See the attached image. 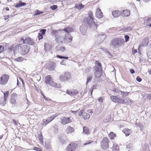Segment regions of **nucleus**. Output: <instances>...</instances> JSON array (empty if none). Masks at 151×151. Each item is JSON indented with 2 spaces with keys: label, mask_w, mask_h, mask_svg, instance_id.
<instances>
[{
  "label": "nucleus",
  "mask_w": 151,
  "mask_h": 151,
  "mask_svg": "<svg viewBox=\"0 0 151 151\" xmlns=\"http://www.w3.org/2000/svg\"><path fill=\"white\" fill-rule=\"evenodd\" d=\"M123 131L125 134L126 136H128L130 134V130L129 129L124 128V129Z\"/></svg>",
  "instance_id": "26"
},
{
  "label": "nucleus",
  "mask_w": 151,
  "mask_h": 151,
  "mask_svg": "<svg viewBox=\"0 0 151 151\" xmlns=\"http://www.w3.org/2000/svg\"><path fill=\"white\" fill-rule=\"evenodd\" d=\"M35 13L34 14L35 15H37L41 14H42L43 12H42L38 10H36L35 11Z\"/></svg>",
  "instance_id": "40"
},
{
  "label": "nucleus",
  "mask_w": 151,
  "mask_h": 151,
  "mask_svg": "<svg viewBox=\"0 0 151 151\" xmlns=\"http://www.w3.org/2000/svg\"><path fill=\"white\" fill-rule=\"evenodd\" d=\"M26 5V4L25 2H23L21 1H19L18 3H17L15 5V7H21L24 6Z\"/></svg>",
  "instance_id": "21"
},
{
  "label": "nucleus",
  "mask_w": 151,
  "mask_h": 151,
  "mask_svg": "<svg viewBox=\"0 0 151 151\" xmlns=\"http://www.w3.org/2000/svg\"><path fill=\"white\" fill-rule=\"evenodd\" d=\"M51 34L52 36H54L56 38L58 35V32L57 30H54L52 31Z\"/></svg>",
  "instance_id": "22"
},
{
  "label": "nucleus",
  "mask_w": 151,
  "mask_h": 151,
  "mask_svg": "<svg viewBox=\"0 0 151 151\" xmlns=\"http://www.w3.org/2000/svg\"><path fill=\"white\" fill-rule=\"evenodd\" d=\"M113 91L114 92V94L115 95H120L121 91L119 89L117 88H115L113 90Z\"/></svg>",
  "instance_id": "36"
},
{
  "label": "nucleus",
  "mask_w": 151,
  "mask_h": 151,
  "mask_svg": "<svg viewBox=\"0 0 151 151\" xmlns=\"http://www.w3.org/2000/svg\"><path fill=\"white\" fill-rule=\"evenodd\" d=\"M84 7V6L81 3L76 4L74 7L75 9H77L78 10H81L83 9Z\"/></svg>",
  "instance_id": "20"
},
{
  "label": "nucleus",
  "mask_w": 151,
  "mask_h": 151,
  "mask_svg": "<svg viewBox=\"0 0 151 151\" xmlns=\"http://www.w3.org/2000/svg\"><path fill=\"white\" fill-rule=\"evenodd\" d=\"M72 122V120L70 117L66 118L65 117H63L61 120V123L62 125H65Z\"/></svg>",
  "instance_id": "10"
},
{
  "label": "nucleus",
  "mask_w": 151,
  "mask_h": 151,
  "mask_svg": "<svg viewBox=\"0 0 151 151\" xmlns=\"http://www.w3.org/2000/svg\"><path fill=\"white\" fill-rule=\"evenodd\" d=\"M38 138L40 142L42 143H43V137L41 134H39Z\"/></svg>",
  "instance_id": "38"
},
{
  "label": "nucleus",
  "mask_w": 151,
  "mask_h": 151,
  "mask_svg": "<svg viewBox=\"0 0 151 151\" xmlns=\"http://www.w3.org/2000/svg\"><path fill=\"white\" fill-rule=\"evenodd\" d=\"M71 78V75L69 73H65L60 76L59 80L61 81H65L69 80Z\"/></svg>",
  "instance_id": "6"
},
{
  "label": "nucleus",
  "mask_w": 151,
  "mask_h": 151,
  "mask_svg": "<svg viewBox=\"0 0 151 151\" xmlns=\"http://www.w3.org/2000/svg\"><path fill=\"white\" fill-rule=\"evenodd\" d=\"M132 147V144L131 143H129L126 145V148L128 149H130Z\"/></svg>",
  "instance_id": "51"
},
{
  "label": "nucleus",
  "mask_w": 151,
  "mask_h": 151,
  "mask_svg": "<svg viewBox=\"0 0 151 151\" xmlns=\"http://www.w3.org/2000/svg\"><path fill=\"white\" fill-rule=\"evenodd\" d=\"M78 93V91L76 90H74L73 91H72V96H75Z\"/></svg>",
  "instance_id": "43"
},
{
  "label": "nucleus",
  "mask_w": 151,
  "mask_h": 151,
  "mask_svg": "<svg viewBox=\"0 0 151 151\" xmlns=\"http://www.w3.org/2000/svg\"><path fill=\"white\" fill-rule=\"evenodd\" d=\"M93 142L94 143H95V142L94 141L92 140H89L88 141H86V142L84 144L85 145H87L88 144H89L92 143V142Z\"/></svg>",
  "instance_id": "47"
},
{
  "label": "nucleus",
  "mask_w": 151,
  "mask_h": 151,
  "mask_svg": "<svg viewBox=\"0 0 151 151\" xmlns=\"http://www.w3.org/2000/svg\"><path fill=\"white\" fill-rule=\"evenodd\" d=\"M137 81L139 82H140L142 80V79L139 76H137L136 78Z\"/></svg>",
  "instance_id": "56"
},
{
  "label": "nucleus",
  "mask_w": 151,
  "mask_h": 151,
  "mask_svg": "<svg viewBox=\"0 0 151 151\" xmlns=\"http://www.w3.org/2000/svg\"><path fill=\"white\" fill-rule=\"evenodd\" d=\"M4 50V47L2 45H0V53L2 52Z\"/></svg>",
  "instance_id": "60"
},
{
  "label": "nucleus",
  "mask_w": 151,
  "mask_h": 151,
  "mask_svg": "<svg viewBox=\"0 0 151 151\" xmlns=\"http://www.w3.org/2000/svg\"><path fill=\"white\" fill-rule=\"evenodd\" d=\"M57 8L58 6L56 5H53L50 7V8L52 10H55Z\"/></svg>",
  "instance_id": "49"
},
{
  "label": "nucleus",
  "mask_w": 151,
  "mask_h": 151,
  "mask_svg": "<svg viewBox=\"0 0 151 151\" xmlns=\"http://www.w3.org/2000/svg\"><path fill=\"white\" fill-rule=\"evenodd\" d=\"M93 76L92 75H90L87 76V81L86 84L87 85L88 84V83L91 81L92 78Z\"/></svg>",
  "instance_id": "37"
},
{
  "label": "nucleus",
  "mask_w": 151,
  "mask_h": 151,
  "mask_svg": "<svg viewBox=\"0 0 151 151\" xmlns=\"http://www.w3.org/2000/svg\"><path fill=\"white\" fill-rule=\"evenodd\" d=\"M66 93L70 96H72V91H70L68 90H67L66 91Z\"/></svg>",
  "instance_id": "57"
},
{
  "label": "nucleus",
  "mask_w": 151,
  "mask_h": 151,
  "mask_svg": "<svg viewBox=\"0 0 151 151\" xmlns=\"http://www.w3.org/2000/svg\"><path fill=\"white\" fill-rule=\"evenodd\" d=\"M24 60V58L22 57H19L14 59L15 61L17 62L22 61Z\"/></svg>",
  "instance_id": "39"
},
{
  "label": "nucleus",
  "mask_w": 151,
  "mask_h": 151,
  "mask_svg": "<svg viewBox=\"0 0 151 151\" xmlns=\"http://www.w3.org/2000/svg\"><path fill=\"white\" fill-rule=\"evenodd\" d=\"M98 37L101 39L100 41H102L106 38L107 36L105 34H100L98 35Z\"/></svg>",
  "instance_id": "28"
},
{
  "label": "nucleus",
  "mask_w": 151,
  "mask_h": 151,
  "mask_svg": "<svg viewBox=\"0 0 151 151\" xmlns=\"http://www.w3.org/2000/svg\"><path fill=\"white\" fill-rule=\"evenodd\" d=\"M94 87L95 86L94 85H92L91 86V87L90 88V94L91 96H92V92L94 89Z\"/></svg>",
  "instance_id": "45"
},
{
  "label": "nucleus",
  "mask_w": 151,
  "mask_h": 151,
  "mask_svg": "<svg viewBox=\"0 0 151 151\" xmlns=\"http://www.w3.org/2000/svg\"><path fill=\"white\" fill-rule=\"evenodd\" d=\"M88 16L87 17L84 19V22L85 23H87L90 25H91L93 22L94 24L97 27V23H99L97 22V20L94 19L93 16L91 11H90L88 12Z\"/></svg>",
  "instance_id": "2"
},
{
  "label": "nucleus",
  "mask_w": 151,
  "mask_h": 151,
  "mask_svg": "<svg viewBox=\"0 0 151 151\" xmlns=\"http://www.w3.org/2000/svg\"><path fill=\"white\" fill-rule=\"evenodd\" d=\"M121 44L122 41L119 38H116L111 40V46L115 48L121 46Z\"/></svg>",
  "instance_id": "4"
},
{
  "label": "nucleus",
  "mask_w": 151,
  "mask_h": 151,
  "mask_svg": "<svg viewBox=\"0 0 151 151\" xmlns=\"http://www.w3.org/2000/svg\"><path fill=\"white\" fill-rule=\"evenodd\" d=\"M25 43L31 45L35 44L34 40L29 37H27L25 38Z\"/></svg>",
  "instance_id": "13"
},
{
  "label": "nucleus",
  "mask_w": 151,
  "mask_h": 151,
  "mask_svg": "<svg viewBox=\"0 0 151 151\" xmlns=\"http://www.w3.org/2000/svg\"><path fill=\"white\" fill-rule=\"evenodd\" d=\"M89 130L87 127H83V133L87 134H89Z\"/></svg>",
  "instance_id": "35"
},
{
  "label": "nucleus",
  "mask_w": 151,
  "mask_h": 151,
  "mask_svg": "<svg viewBox=\"0 0 151 151\" xmlns=\"http://www.w3.org/2000/svg\"><path fill=\"white\" fill-rule=\"evenodd\" d=\"M101 67V64L98 61H96V65L94 67L93 71L94 76L96 78H100L102 75Z\"/></svg>",
  "instance_id": "1"
},
{
  "label": "nucleus",
  "mask_w": 151,
  "mask_h": 151,
  "mask_svg": "<svg viewBox=\"0 0 151 151\" xmlns=\"http://www.w3.org/2000/svg\"><path fill=\"white\" fill-rule=\"evenodd\" d=\"M147 23H149L151 22V18L149 17L147 20Z\"/></svg>",
  "instance_id": "64"
},
{
  "label": "nucleus",
  "mask_w": 151,
  "mask_h": 151,
  "mask_svg": "<svg viewBox=\"0 0 151 151\" xmlns=\"http://www.w3.org/2000/svg\"><path fill=\"white\" fill-rule=\"evenodd\" d=\"M45 82L47 84H49L52 86L58 87L56 86V83L52 80V78L50 76H48L46 77Z\"/></svg>",
  "instance_id": "8"
},
{
  "label": "nucleus",
  "mask_w": 151,
  "mask_h": 151,
  "mask_svg": "<svg viewBox=\"0 0 151 151\" xmlns=\"http://www.w3.org/2000/svg\"><path fill=\"white\" fill-rule=\"evenodd\" d=\"M19 42L20 43L19 44H21V45L22 44L25 43V39H24L23 38L21 39L19 41Z\"/></svg>",
  "instance_id": "48"
},
{
  "label": "nucleus",
  "mask_w": 151,
  "mask_h": 151,
  "mask_svg": "<svg viewBox=\"0 0 151 151\" xmlns=\"http://www.w3.org/2000/svg\"><path fill=\"white\" fill-rule=\"evenodd\" d=\"M116 103H119V104H123L124 103V100L123 99L120 98L118 96Z\"/></svg>",
  "instance_id": "33"
},
{
  "label": "nucleus",
  "mask_w": 151,
  "mask_h": 151,
  "mask_svg": "<svg viewBox=\"0 0 151 151\" xmlns=\"http://www.w3.org/2000/svg\"><path fill=\"white\" fill-rule=\"evenodd\" d=\"M112 14L114 17H118L120 15V12L119 10H116L112 12Z\"/></svg>",
  "instance_id": "18"
},
{
  "label": "nucleus",
  "mask_w": 151,
  "mask_h": 151,
  "mask_svg": "<svg viewBox=\"0 0 151 151\" xmlns=\"http://www.w3.org/2000/svg\"><path fill=\"white\" fill-rule=\"evenodd\" d=\"M74 131V129L73 128L70 126H69L67 127L66 130V132L67 134L72 133Z\"/></svg>",
  "instance_id": "27"
},
{
  "label": "nucleus",
  "mask_w": 151,
  "mask_h": 151,
  "mask_svg": "<svg viewBox=\"0 0 151 151\" xmlns=\"http://www.w3.org/2000/svg\"><path fill=\"white\" fill-rule=\"evenodd\" d=\"M135 125L137 127H141L142 126V124L140 123H138L137 122L135 123Z\"/></svg>",
  "instance_id": "55"
},
{
  "label": "nucleus",
  "mask_w": 151,
  "mask_h": 151,
  "mask_svg": "<svg viewBox=\"0 0 151 151\" xmlns=\"http://www.w3.org/2000/svg\"><path fill=\"white\" fill-rule=\"evenodd\" d=\"M13 49V45H11L7 49L8 51L10 52L12 51Z\"/></svg>",
  "instance_id": "54"
},
{
  "label": "nucleus",
  "mask_w": 151,
  "mask_h": 151,
  "mask_svg": "<svg viewBox=\"0 0 151 151\" xmlns=\"http://www.w3.org/2000/svg\"><path fill=\"white\" fill-rule=\"evenodd\" d=\"M149 42V38L148 37L145 38L142 41V43L139 45V47L146 46Z\"/></svg>",
  "instance_id": "15"
},
{
  "label": "nucleus",
  "mask_w": 151,
  "mask_h": 151,
  "mask_svg": "<svg viewBox=\"0 0 151 151\" xmlns=\"http://www.w3.org/2000/svg\"><path fill=\"white\" fill-rule=\"evenodd\" d=\"M118 146L116 144H114L113 147V150L114 151H116V150L118 149Z\"/></svg>",
  "instance_id": "44"
},
{
  "label": "nucleus",
  "mask_w": 151,
  "mask_h": 151,
  "mask_svg": "<svg viewBox=\"0 0 151 151\" xmlns=\"http://www.w3.org/2000/svg\"><path fill=\"white\" fill-rule=\"evenodd\" d=\"M45 147L49 149H51L50 143L49 141H45Z\"/></svg>",
  "instance_id": "32"
},
{
  "label": "nucleus",
  "mask_w": 151,
  "mask_h": 151,
  "mask_svg": "<svg viewBox=\"0 0 151 151\" xmlns=\"http://www.w3.org/2000/svg\"><path fill=\"white\" fill-rule=\"evenodd\" d=\"M58 47H56V49H57V51H62V52H64L66 50L65 48L64 47H61L60 48V49H58Z\"/></svg>",
  "instance_id": "41"
},
{
  "label": "nucleus",
  "mask_w": 151,
  "mask_h": 151,
  "mask_svg": "<svg viewBox=\"0 0 151 151\" xmlns=\"http://www.w3.org/2000/svg\"><path fill=\"white\" fill-rule=\"evenodd\" d=\"M109 137L111 139H113L116 136V134L113 132H111L109 134Z\"/></svg>",
  "instance_id": "31"
},
{
  "label": "nucleus",
  "mask_w": 151,
  "mask_h": 151,
  "mask_svg": "<svg viewBox=\"0 0 151 151\" xmlns=\"http://www.w3.org/2000/svg\"><path fill=\"white\" fill-rule=\"evenodd\" d=\"M130 14V12L128 10H126L123 11L122 15L123 17H127Z\"/></svg>",
  "instance_id": "24"
},
{
  "label": "nucleus",
  "mask_w": 151,
  "mask_h": 151,
  "mask_svg": "<svg viewBox=\"0 0 151 151\" xmlns=\"http://www.w3.org/2000/svg\"><path fill=\"white\" fill-rule=\"evenodd\" d=\"M44 97H44V99L45 101H52V99H49L48 97H47L45 96H44Z\"/></svg>",
  "instance_id": "58"
},
{
  "label": "nucleus",
  "mask_w": 151,
  "mask_h": 151,
  "mask_svg": "<svg viewBox=\"0 0 151 151\" xmlns=\"http://www.w3.org/2000/svg\"><path fill=\"white\" fill-rule=\"evenodd\" d=\"M34 150L37 151H42V150L41 149L37 147H34Z\"/></svg>",
  "instance_id": "59"
},
{
  "label": "nucleus",
  "mask_w": 151,
  "mask_h": 151,
  "mask_svg": "<svg viewBox=\"0 0 151 151\" xmlns=\"http://www.w3.org/2000/svg\"><path fill=\"white\" fill-rule=\"evenodd\" d=\"M132 29V27H127V28H125L124 31H131Z\"/></svg>",
  "instance_id": "50"
},
{
  "label": "nucleus",
  "mask_w": 151,
  "mask_h": 151,
  "mask_svg": "<svg viewBox=\"0 0 151 151\" xmlns=\"http://www.w3.org/2000/svg\"><path fill=\"white\" fill-rule=\"evenodd\" d=\"M58 116V114H55L52 115V116L48 117L47 119L48 122L50 123Z\"/></svg>",
  "instance_id": "19"
},
{
  "label": "nucleus",
  "mask_w": 151,
  "mask_h": 151,
  "mask_svg": "<svg viewBox=\"0 0 151 151\" xmlns=\"http://www.w3.org/2000/svg\"><path fill=\"white\" fill-rule=\"evenodd\" d=\"M129 71L130 73L132 74H134L135 73V71L133 69H130Z\"/></svg>",
  "instance_id": "62"
},
{
  "label": "nucleus",
  "mask_w": 151,
  "mask_h": 151,
  "mask_svg": "<svg viewBox=\"0 0 151 151\" xmlns=\"http://www.w3.org/2000/svg\"><path fill=\"white\" fill-rule=\"evenodd\" d=\"M124 38L125 39V42H127L129 41V37L128 35H125L124 36Z\"/></svg>",
  "instance_id": "52"
},
{
  "label": "nucleus",
  "mask_w": 151,
  "mask_h": 151,
  "mask_svg": "<svg viewBox=\"0 0 151 151\" xmlns=\"http://www.w3.org/2000/svg\"><path fill=\"white\" fill-rule=\"evenodd\" d=\"M60 139V142L63 144H64L65 143L66 140V136L63 134H61Z\"/></svg>",
  "instance_id": "16"
},
{
  "label": "nucleus",
  "mask_w": 151,
  "mask_h": 151,
  "mask_svg": "<svg viewBox=\"0 0 151 151\" xmlns=\"http://www.w3.org/2000/svg\"><path fill=\"white\" fill-rule=\"evenodd\" d=\"M82 117L84 119L87 120L89 119L90 115L88 113L84 112L83 113Z\"/></svg>",
  "instance_id": "29"
},
{
  "label": "nucleus",
  "mask_w": 151,
  "mask_h": 151,
  "mask_svg": "<svg viewBox=\"0 0 151 151\" xmlns=\"http://www.w3.org/2000/svg\"><path fill=\"white\" fill-rule=\"evenodd\" d=\"M43 35L41 34L40 33H39L38 34V36H37L39 38V40H40L43 38Z\"/></svg>",
  "instance_id": "53"
},
{
  "label": "nucleus",
  "mask_w": 151,
  "mask_h": 151,
  "mask_svg": "<svg viewBox=\"0 0 151 151\" xmlns=\"http://www.w3.org/2000/svg\"><path fill=\"white\" fill-rule=\"evenodd\" d=\"M118 96H111L110 98L111 100L113 102L116 103L117 99L118 98Z\"/></svg>",
  "instance_id": "30"
},
{
  "label": "nucleus",
  "mask_w": 151,
  "mask_h": 151,
  "mask_svg": "<svg viewBox=\"0 0 151 151\" xmlns=\"http://www.w3.org/2000/svg\"><path fill=\"white\" fill-rule=\"evenodd\" d=\"M46 30L45 29H42L40 30V33L42 34V35H44L45 34V32H46Z\"/></svg>",
  "instance_id": "46"
},
{
  "label": "nucleus",
  "mask_w": 151,
  "mask_h": 151,
  "mask_svg": "<svg viewBox=\"0 0 151 151\" xmlns=\"http://www.w3.org/2000/svg\"><path fill=\"white\" fill-rule=\"evenodd\" d=\"M96 17L99 19L103 17V13L101 9H99L98 11L96 12Z\"/></svg>",
  "instance_id": "17"
},
{
  "label": "nucleus",
  "mask_w": 151,
  "mask_h": 151,
  "mask_svg": "<svg viewBox=\"0 0 151 151\" xmlns=\"http://www.w3.org/2000/svg\"><path fill=\"white\" fill-rule=\"evenodd\" d=\"M9 93V91H7L5 93H4V102L3 104V105H5L6 104V99L7 97L8 96V94Z\"/></svg>",
  "instance_id": "25"
},
{
  "label": "nucleus",
  "mask_w": 151,
  "mask_h": 151,
  "mask_svg": "<svg viewBox=\"0 0 151 151\" xmlns=\"http://www.w3.org/2000/svg\"><path fill=\"white\" fill-rule=\"evenodd\" d=\"M56 66V64L55 63L50 62L48 64V69L50 71L54 70H55Z\"/></svg>",
  "instance_id": "12"
},
{
  "label": "nucleus",
  "mask_w": 151,
  "mask_h": 151,
  "mask_svg": "<svg viewBox=\"0 0 151 151\" xmlns=\"http://www.w3.org/2000/svg\"><path fill=\"white\" fill-rule=\"evenodd\" d=\"M70 36V37H69L68 38V41L69 42H70L72 40V37L70 35H68V36Z\"/></svg>",
  "instance_id": "61"
},
{
  "label": "nucleus",
  "mask_w": 151,
  "mask_h": 151,
  "mask_svg": "<svg viewBox=\"0 0 151 151\" xmlns=\"http://www.w3.org/2000/svg\"><path fill=\"white\" fill-rule=\"evenodd\" d=\"M17 46L19 48L20 53L22 55H25L29 52L30 49L29 45H21V44H17Z\"/></svg>",
  "instance_id": "3"
},
{
  "label": "nucleus",
  "mask_w": 151,
  "mask_h": 151,
  "mask_svg": "<svg viewBox=\"0 0 151 151\" xmlns=\"http://www.w3.org/2000/svg\"><path fill=\"white\" fill-rule=\"evenodd\" d=\"M17 95V94L15 93H13L11 94V96L10 102L12 104H16V101L15 98H16Z\"/></svg>",
  "instance_id": "14"
},
{
  "label": "nucleus",
  "mask_w": 151,
  "mask_h": 151,
  "mask_svg": "<svg viewBox=\"0 0 151 151\" xmlns=\"http://www.w3.org/2000/svg\"><path fill=\"white\" fill-rule=\"evenodd\" d=\"M77 147V145L74 143H70L67 147V151H74Z\"/></svg>",
  "instance_id": "9"
},
{
  "label": "nucleus",
  "mask_w": 151,
  "mask_h": 151,
  "mask_svg": "<svg viewBox=\"0 0 151 151\" xmlns=\"http://www.w3.org/2000/svg\"><path fill=\"white\" fill-rule=\"evenodd\" d=\"M87 28V26L86 25L84 24H83L80 28L81 33L83 35H85Z\"/></svg>",
  "instance_id": "11"
},
{
  "label": "nucleus",
  "mask_w": 151,
  "mask_h": 151,
  "mask_svg": "<svg viewBox=\"0 0 151 151\" xmlns=\"http://www.w3.org/2000/svg\"><path fill=\"white\" fill-rule=\"evenodd\" d=\"M9 78V76L6 74L2 76L0 78V84L2 85H5L7 83Z\"/></svg>",
  "instance_id": "7"
},
{
  "label": "nucleus",
  "mask_w": 151,
  "mask_h": 151,
  "mask_svg": "<svg viewBox=\"0 0 151 151\" xmlns=\"http://www.w3.org/2000/svg\"><path fill=\"white\" fill-rule=\"evenodd\" d=\"M43 122V125H44L45 126L46 125H47L49 123V122H48L47 119H43L42 121Z\"/></svg>",
  "instance_id": "42"
},
{
  "label": "nucleus",
  "mask_w": 151,
  "mask_h": 151,
  "mask_svg": "<svg viewBox=\"0 0 151 151\" xmlns=\"http://www.w3.org/2000/svg\"><path fill=\"white\" fill-rule=\"evenodd\" d=\"M73 29L71 27H66L63 30L68 33H69L70 32H72L73 30Z\"/></svg>",
  "instance_id": "23"
},
{
  "label": "nucleus",
  "mask_w": 151,
  "mask_h": 151,
  "mask_svg": "<svg viewBox=\"0 0 151 151\" xmlns=\"http://www.w3.org/2000/svg\"><path fill=\"white\" fill-rule=\"evenodd\" d=\"M109 139L106 137H104L101 142V145L102 148L106 150L109 147Z\"/></svg>",
  "instance_id": "5"
},
{
  "label": "nucleus",
  "mask_w": 151,
  "mask_h": 151,
  "mask_svg": "<svg viewBox=\"0 0 151 151\" xmlns=\"http://www.w3.org/2000/svg\"><path fill=\"white\" fill-rule=\"evenodd\" d=\"M83 110H81L80 111L78 112V115L79 116H81L82 115L83 116Z\"/></svg>",
  "instance_id": "63"
},
{
  "label": "nucleus",
  "mask_w": 151,
  "mask_h": 151,
  "mask_svg": "<svg viewBox=\"0 0 151 151\" xmlns=\"http://www.w3.org/2000/svg\"><path fill=\"white\" fill-rule=\"evenodd\" d=\"M129 93V92H124L121 91L120 95H121L122 97L124 98L128 95Z\"/></svg>",
  "instance_id": "34"
}]
</instances>
